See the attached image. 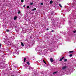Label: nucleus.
<instances>
[{
    "label": "nucleus",
    "mask_w": 76,
    "mask_h": 76,
    "mask_svg": "<svg viewBox=\"0 0 76 76\" xmlns=\"http://www.w3.org/2000/svg\"><path fill=\"white\" fill-rule=\"evenodd\" d=\"M73 32H74V33H76V30H75V31H73Z\"/></svg>",
    "instance_id": "nucleus-21"
},
{
    "label": "nucleus",
    "mask_w": 76,
    "mask_h": 76,
    "mask_svg": "<svg viewBox=\"0 0 76 76\" xmlns=\"http://www.w3.org/2000/svg\"><path fill=\"white\" fill-rule=\"evenodd\" d=\"M73 51H71L69 52V53H73Z\"/></svg>",
    "instance_id": "nucleus-16"
},
{
    "label": "nucleus",
    "mask_w": 76,
    "mask_h": 76,
    "mask_svg": "<svg viewBox=\"0 0 76 76\" xmlns=\"http://www.w3.org/2000/svg\"><path fill=\"white\" fill-rule=\"evenodd\" d=\"M1 46V44H0V47Z\"/></svg>",
    "instance_id": "nucleus-26"
},
{
    "label": "nucleus",
    "mask_w": 76,
    "mask_h": 76,
    "mask_svg": "<svg viewBox=\"0 0 76 76\" xmlns=\"http://www.w3.org/2000/svg\"><path fill=\"white\" fill-rule=\"evenodd\" d=\"M16 19H17V16H15L14 18V20H16Z\"/></svg>",
    "instance_id": "nucleus-4"
},
{
    "label": "nucleus",
    "mask_w": 76,
    "mask_h": 76,
    "mask_svg": "<svg viewBox=\"0 0 76 76\" xmlns=\"http://www.w3.org/2000/svg\"><path fill=\"white\" fill-rule=\"evenodd\" d=\"M52 15H53V13H52Z\"/></svg>",
    "instance_id": "nucleus-28"
},
{
    "label": "nucleus",
    "mask_w": 76,
    "mask_h": 76,
    "mask_svg": "<svg viewBox=\"0 0 76 76\" xmlns=\"http://www.w3.org/2000/svg\"><path fill=\"white\" fill-rule=\"evenodd\" d=\"M41 5H43V3H40Z\"/></svg>",
    "instance_id": "nucleus-17"
},
{
    "label": "nucleus",
    "mask_w": 76,
    "mask_h": 76,
    "mask_svg": "<svg viewBox=\"0 0 76 76\" xmlns=\"http://www.w3.org/2000/svg\"><path fill=\"white\" fill-rule=\"evenodd\" d=\"M26 6V5H24L23 6V7H25Z\"/></svg>",
    "instance_id": "nucleus-24"
},
{
    "label": "nucleus",
    "mask_w": 76,
    "mask_h": 76,
    "mask_svg": "<svg viewBox=\"0 0 76 76\" xmlns=\"http://www.w3.org/2000/svg\"><path fill=\"white\" fill-rule=\"evenodd\" d=\"M21 3H23V1H23V0H21Z\"/></svg>",
    "instance_id": "nucleus-14"
},
{
    "label": "nucleus",
    "mask_w": 76,
    "mask_h": 76,
    "mask_svg": "<svg viewBox=\"0 0 76 76\" xmlns=\"http://www.w3.org/2000/svg\"><path fill=\"white\" fill-rule=\"evenodd\" d=\"M72 54H71L69 55V56H70V57H72Z\"/></svg>",
    "instance_id": "nucleus-15"
},
{
    "label": "nucleus",
    "mask_w": 76,
    "mask_h": 76,
    "mask_svg": "<svg viewBox=\"0 0 76 76\" xmlns=\"http://www.w3.org/2000/svg\"><path fill=\"white\" fill-rule=\"evenodd\" d=\"M64 57H62V58L60 59L59 61H61L62 60H63V59H64Z\"/></svg>",
    "instance_id": "nucleus-3"
},
{
    "label": "nucleus",
    "mask_w": 76,
    "mask_h": 76,
    "mask_svg": "<svg viewBox=\"0 0 76 76\" xmlns=\"http://www.w3.org/2000/svg\"><path fill=\"white\" fill-rule=\"evenodd\" d=\"M47 31H48V30H49V29H48V28H47Z\"/></svg>",
    "instance_id": "nucleus-25"
},
{
    "label": "nucleus",
    "mask_w": 76,
    "mask_h": 76,
    "mask_svg": "<svg viewBox=\"0 0 76 76\" xmlns=\"http://www.w3.org/2000/svg\"><path fill=\"white\" fill-rule=\"evenodd\" d=\"M66 68H67V66H65L63 67L62 69L63 70H64V69H66Z\"/></svg>",
    "instance_id": "nucleus-1"
},
{
    "label": "nucleus",
    "mask_w": 76,
    "mask_h": 76,
    "mask_svg": "<svg viewBox=\"0 0 76 76\" xmlns=\"http://www.w3.org/2000/svg\"><path fill=\"white\" fill-rule=\"evenodd\" d=\"M37 10V8H34V9H33L32 10V11H34V10Z\"/></svg>",
    "instance_id": "nucleus-8"
},
{
    "label": "nucleus",
    "mask_w": 76,
    "mask_h": 76,
    "mask_svg": "<svg viewBox=\"0 0 76 76\" xmlns=\"http://www.w3.org/2000/svg\"><path fill=\"white\" fill-rule=\"evenodd\" d=\"M53 1H50V4H52V3H53Z\"/></svg>",
    "instance_id": "nucleus-9"
},
{
    "label": "nucleus",
    "mask_w": 76,
    "mask_h": 76,
    "mask_svg": "<svg viewBox=\"0 0 76 76\" xmlns=\"http://www.w3.org/2000/svg\"><path fill=\"white\" fill-rule=\"evenodd\" d=\"M26 60V58H24V62H25Z\"/></svg>",
    "instance_id": "nucleus-12"
},
{
    "label": "nucleus",
    "mask_w": 76,
    "mask_h": 76,
    "mask_svg": "<svg viewBox=\"0 0 76 76\" xmlns=\"http://www.w3.org/2000/svg\"><path fill=\"white\" fill-rule=\"evenodd\" d=\"M59 6L60 7H62V6H61V4H59Z\"/></svg>",
    "instance_id": "nucleus-13"
},
{
    "label": "nucleus",
    "mask_w": 76,
    "mask_h": 76,
    "mask_svg": "<svg viewBox=\"0 0 76 76\" xmlns=\"http://www.w3.org/2000/svg\"><path fill=\"white\" fill-rule=\"evenodd\" d=\"M51 32H54V30H52L51 31Z\"/></svg>",
    "instance_id": "nucleus-23"
},
{
    "label": "nucleus",
    "mask_w": 76,
    "mask_h": 76,
    "mask_svg": "<svg viewBox=\"0 0 76 76\" xmlns=\"http://www.w3.org/2000/svg\"><path fill=\"white\" fill-rule=\"evenodd\" d=\"M21 45L22 46H23H23H24V45H23V42H21Z\"/></svg>",
    "instance_id": "nucleus-7"
},
{
    "label": "nucleus",
    "mask_w": 76,
    "mask_h": 76,
    "mask_svg": "<svg viewBox=\"0 0 76 76\" xmlns=\"http://www.w3.org/2000/svg\"><path fill=\"white\" fill-rule=\"evenodd\" d=\"M12 76H15V75H12Z\"/></svg>",
    "instance_id": "nucleus-27"
},
{
    "label": "nucleus",
    "mask_w": 76,
    "mask_h": 76,
    "mask_svg": "<svg viewBox=\"0 0 76 76\" xmlns=\"http://www.w3.org/2000/svg\"><path fill=\"white\" fill-rule=\"evenodd\" d=\"M64 61L65 62L67 61V59H64Z\"/></svg>",
    "instance_id": "nucleus-11"
},
{
    "label": "nucleus",
    "mask_w": 76,
    "mask_h": 76,
    "mask_svg": "<svg viewBox=\"0 0 76 76\" xmlns=\"http://www.w3.org/2000/svg\"><path fill=\"white\" fill-rule=\"evenodd\" d=\"M7 32H9V30L7 29Z\"/></svg>",
    "instance_id": "nucleus-22"
},
{
    "label": "nucleus",
    "mask_w": 76,
    "mask_h": 76,
    "mask_svg": "<svg viewBox=\"0 0 76 76\" xmlns=\"http://www.w3.org/2000/svg\"><path fill=\"white\" fill-rule=\"evenodd\" d=\"M43 62L45 63V64H46V62L44 60H43Z\"/></svg>",
    "instance_id": "nucleus-10"
},
{
    "label": "nucleus",
    "mask_w": 76,
    "mask_h": 76,
    "mask_svg": "<svg viewBox=\"0 0 76 76\" xmlns=\"http://www.w3.org/2000/svg\"><path fill=\"white\" fill-rule=\"evenodd\" d=\"M26 63L28 65H30V63H29V61L27 62Z\"/></svg>",
    "instance_id": "nucleus-6"
},
{
    "label": "nucleus",
    "mask_w": 76,
    "mask_h": 76,
    "mask_svg": "<svg viewBox=\"0 0 76 76\" xmlns=\"http://www.w3.org/2000/svg\"><path fill=\"white\" fill-rule=\"evenodd\" d=\"M59 0L60 1V0Z\"/></svg>",
    "instance_id": "nucleus-29"
},
{
    "label": "nucleus",
    "mask_w": 76,
    "mask_h": 76,
    "mask_svg": "<svg viewBox=\"0 0 76 76\" xmlns=\"http://www.w3.org/2000/svg\"><path fill=\"white\" fill-rule=\"evenodd\" d=\"M20 13V11H18V14H19V13Z\"/></svg>",
    "instance_id": "nucleus-19"
},
{
    "label": "nucleus",
    "mask_w": 76,
    "mask_h": 76,
    "mask_svg": "<svg viewBox=\"0 0 76 76\" xmlns=\"http://www.w3.org/2000/svg\"><path fill=\"white\" fill-rule=\"evenodd\" d=\"M29 6H27V9H28V8H29Z\"/></svg>",
    "instance_id": "nucleus-20"
},
{
    "label": "nucleus",
    "mask_w": 76,
    "mask_h": 76,
    "mask_svg": "<svg viewBox=\"0 0 76 76\" xmlns=\"http://www.w3.org/2000/svg\"><path fill=\"white\" fill-rule=\"evenodd\" d=\"M33 4V3L32 2L30 3V5H32Z\"/></svg>",
    "instance_id": "nucleus-18"
},
{
    "label": "nucleus",
    "mask_w": 76,
    "mask_h": 76,
    "mask_svg": "<svg viewBox=\"0 0 76 76\" xmlns=\"http://www.w3.org/2000/svg\"><path fill=\"white\" fill-rule=\"evenodd\" d=\"M58 72H55L53 73V74H54V75H55L56 74H57V73Z\"/></svg>",
    "instance_id": "nucleus-5"
},
{
    "label": "nucleus",
    "mask_w": 76,
    "mask_h": 76,
    "mask_svg": "<svg viewBox=\"0 0 76 76\" xmlns=\"http://www.w3.org/2000/svg\"><path fill=\"white\" fill-rule=\"evenodd\" d=\"M50 60L51 62H53V61H54V60H53V58H50Z\"/></svg>",
    "instance_id": "nucleus-2"
}]
</instances>
